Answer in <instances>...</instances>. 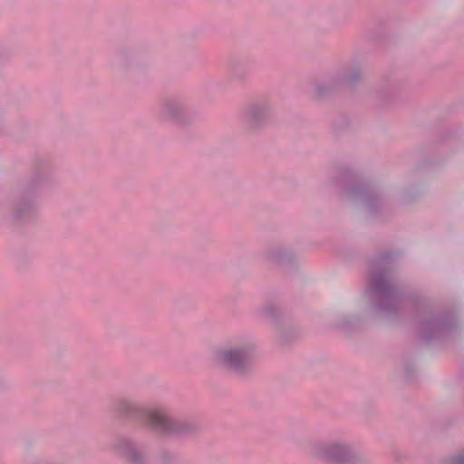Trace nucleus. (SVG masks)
Instances as JSON below:
<instances>
[{
  "mask_svg": "<svg viewBox=\"0 0 464 464\" xmlns=\"http://www.w3.org/2000/svg\"><path fill=\"white\" fill-rule=\"evenodd\" d=\"M306 453L325 464L369 463L367 457L346 440H312L306 445Z\"/></svg>",
  "mask_w": 464,
  "mask_h": 464,
  "instance_id": "39448f33",
  "label": "nucleus"
},
{
  "mask_svg": "<svg viewBox=\"0 0 464 464\" xmlns=\"http://www.w3.org/2000/svg\"><path fill=\"white\" fill-rule=\"evenodd\" d=\"M364 295L375 297L373 310L378 314L391 315L399 310L402 299L394 282L389 256H380L373 260Z\"/></svg>",
  "mask_w": 464,
  "mask_h": 464,
  "instance_id": "f03ea898",
  "label": "nucleus"
},
{
  "mask_svg": "<svg viewBox=\"0 0 464 464\" xmlns=\"http://www.w3.org/2000/svg\"><path fill=\"white\" fill-rule=\"evenodd\" d=\"M110 411L119 417H142L144 424L151 432L164 438L182 439L192 436L198 430V426L193 420L178 418L161 406L142 408L127 397L113 400Z\"/></svg>",
  "mask_w": 464,
  "mask_h": 464,
  "instance_id": "f257e3e1",
  "label": "nucleus"
},
{
  "mask_svg": "<svg viewBox=\"0 0 464 464\" xmlns=\"http://www.w3.org/2000/svg\"><path fill=\"white\" fill-rule=\"evenodd\" d=\"M256 355V345L246 339H235L215 349L213 359L221 369L244 377L251 372Z\"/></svg>",
  "mask_w": 464,
  "mask_h": 464,
  "instance_id": "20e7f679",
  "label": "nucleus"
},
{
  "mask_svg": "<svg viewBox=\"0 0 464 464\" xmlns=\"http://www.w3.org/2000/svg\"><path fill=\"white\" fill-rule=\"evenodd\" d=\"M455 327L456 320L452 315L433 311L425 312L420 321V336L427 342L451 333Z\"/></svg>",
  "mask_w": 464,
  "mask_h": 464,
  "instance_id": "1a4fd4ad",
  "label": "nucleus"
},
{
  "mask_svg": "<svg viewBox=\"0 0 464 464\" xmlns=\"http://www.w3.org/2000/svg\"><path fill=\"white\" fill-rule=\"evenodd\" d=\"M280 342H281L282 343H285V340H284V338H283V335H281V337H280Z\"/></svg>",
  "mask_w": 464,
  "mask_h": 464,
  "instance_id": "6ab92c4d",
  "label": "nucleus"
},
{
  "mask_svg": "<svg viewBox=\"0 0 464 464\" xmlns=\"http://www.w3.org/2000/svg\"><path fill=\"white\" fill-rule=\"evenodd\" d=\"M118 66L122 71H130L137 65V53L131 47H121L117 53Z\"/></svg>",
  "mask_w": 464,
  "mask_h": 464,
  "instance_id": "4468645a",
  "label": "nucleus"
},
{
  "mask_svg": "<svg viewBox=\"0 0 464 464\" xmlns=\"http://www.w3.org/2000/svg\"><path fill=\"white\" fill-rule=\"evenodd\" d=\"M335 185L343 198L353 202L368 216H380L389 209V200L378 188L357 182L352 177H343L336 180Z\"/></svg>",
  "mask_w": 464,
  "mask_h": 464,
  "instance_id": "7ed1b4c3",
  "label": "nucleus"
},
{
  "mask_svg": "<svg viewBox=\"0 0 464 464\" xmlns=\"http://www.w3.org/2000/svg\"><path fill=\"white\" fill-rule=\"evenodd\" d=\"M159 118L178 127H187L193 123L192 115L177 95L165 96L158 109Z\"/></svg>",
  "mask_w": 464,
  "mask_h": 464,
  "instance_id": "9d476101",
  "label": "nucleus"
},
{
  "mask_svg": "<svg viewBox=\"0 0 464 464\" xmlns=\"http://www.w3.org/2000/svg\"><path fill=\"white\" fill-rule=\"evenodd\" d=\"M240 119L248 133L258 132L274 121L272 102L266 98L248 102L241 112Z\"/></svg>",
  "mask_w": 464,
  "mask_h": 464,
  "instance_id": "0eeeda50",
  "label": "nucleus"
},
{
  "mask_svg": "<svg viewBox=\"0 0 464 464\" xmlns=\"http://www.w3.org/2000/svg\"><path fill=\"white\" fill-rule=\"evenodd\" d=\"M343 90L335 72L331 73L326 79L316 82L314 85V94L318 98H325L338 91Z\"/></svg>",
  "mask_w": 464,
  "mask_h": 464,
  "instance_id": "ddd939ff",
  "label": "nucleus"
},
{
  "mask_svg": "<svg viewBox=\"0 0 464 464\" xmlns=\"http://www.w3.org/2000/svg\"><path fill=\"white\" fill-rule=\"evenodd\" d=\"M356 319L347 314H341L338 316L335 324L338 328L348 331L350 330L355 324Z\"/></svg>",
  "mask_w": 464,
  "mask_h": 464,
  "instance_id": "dca6fc26",
  "label": "nucleus"
},
{
  "mask_svg": "<svg viewBox=\"0 0 464 464\" xmlns=\"http://www.w3.org/2000/svg\"><path fill=\"white\" fill-rule=\"evenodd\" d=\"M158 459L161 464H173L175 463L177 457L175 453L168 450H162L160 451Z\"/></svg>",
  "mask_w": 464,
  "mask_h": 464,
  "instance_id": "a211bd4d",
  "label": "nucleus"
},
{
  "mask_svg": "<svg viewBox=\"0 0 464 464\" xmlns=\"http://www.w3.org/2000/svg\"><path fill=\"white\" fill-rule=\"evenodd\" d=\"M263 256L272 265H285L295 256L292 249L282 244H274L266 247Z\"/></svg>",
  "mask_w": 464,
  "mask_h": 464,
  "instance_id": "f8f14e48",
  "label": "nucleus"
},
{
  "mask_svg": "<svg viewBox=\"0 0 464 464\" xmlns=\"http://www.w3.org/2000/svg\"><path fill=\"white\" fill-rule=\"evenodd\" d=\"M442 464H464V449L445 458Z\"/></svg>",
  "mask_w": 464,
  "mask_h": 464,
  "instance_id": "f3484780",
  "label": "nucleus"
},
{
  "mask_svg": "<svg viewBox=\"0 0 464 464\" xmlns=\"http://www.w3.org/2000/svg\"><path fill=\"white\" fill-rule=\"evenodd\" d=\"M111 451L126 464H149L147 446L130 436L118 435L111 444Z\"/></svg>",
  "mask_w": 464,
  "mask_h": 464,
  "instance_id": "6e6552de",
  "label": "nucleus"
},
{
  "mask_svg": "<svg viewBox=\"0 0 464 464\" xmlns=\"http://www.w3.org/2000/svg\"><path fill=\"white\" fill-rule=\"evenodd\" d=\"M343 90L353 88L362 80V67L359 62H352L335 71Z\"/></svg>",
  "mask_w": 464,
  "mask_h": 464,
  "instance_id": "9b49d317",
  "label": "nucleus"
},
{
  "mask_svg": "<svg viewBox=\"0 0 464 464\" xmlns=\"http://www.w3.org/2000/svg\"><path fill=\"white\" fill-rule=\"evenodd\" d=\"M50 181L48 168L38 164L32 177L26 181L19 198L14 201L11 218L17 223L25 222L34 217L37 211V196L42 188Z\"/></svg>",
  "mask_w": 464,
  "mask_h": 464,
  "instance_id": "423d86ee",
  "label": "nucleus"
},
{
  "mask_svg": "<svg viewBox=\"0 0 464 464\" xmlns=\"http://www.w3.org/2000/svg\"><path fill=\"white\" fill-rule=\"evenodd\" d=\"M279 313V307L271 302L266 303L259 311L261 316L269 320L276 319Z\"/></svg>",
  "mask_w": 464,
  "mask_h": 464,
  "instance_id": "2eb2a0df",
  "label": "nucleus"
}]
</instances>
